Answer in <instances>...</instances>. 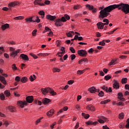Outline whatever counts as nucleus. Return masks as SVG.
Wrapping results in <instances>:
<instances>
[{
    "instance_id": "nucleus-29",
    "label": "nucleus",
    "mask_w": 129,
    "mask_h": 129,
    "mask_svg": "<svg viewBox=\"0 0 129 129\" xmlns=\"http://www.w3.org/2000/svg\"><path fill=\"white\" fill-rule=\"evenodd\" d=\"M4 125H5L6 127H8L9 126V124H10V121H8L6 119H3Z\"/></svg>"
},
{
    "instance_id": "nucleus-61",
    "label": "nucleus",
    "mask_w": 129,
    "mask_h": 129,
    "mask_svg": "<svg viewBox=\"0 0 129 129\" xmlns=\"http://www.w3.org/2000/svg\"><path fill=\"white\" fill-rule=\"evenodd\" d=\"M66 35L69 38H71V37H72V34H71L70 31L68 33H67Z\"/></svg>"
},
{
    "instance_id": "nucleus-1",
    "label": "nucleus",
    "mask_w": 129,
    "mask_h": 129,
    "mask_svg": "<svg viewBox=\"0 0 129 129\" xmlns=\"http://www.w3.org/2000/svg\"><path fill=\"white\" fill-rule=\"evenodd\" d=\"M115 9H118L119 11H121L123 12L125 14V15H127L129 14V5L126 4L120 3L119 4L113 5L108 6L103 10H102L100 12V17L101 18H105V17H107V16H109L110 14V12L113 11V10H115Z\"/></svg>"
},
{
    "instance_id": "nucleus-44",
    "label": "nucleus",
    "mask_w": 129,
    "mask_h": 129,
    "mask_svg": "<svg viewBox=\"0 0 129 129\" xmlns=\"http://www.w3.org/2000/svg\"><path fill=\"white\" fill-rule=\"evenodd\" d=\"M111 79V76H109V75H107V76H105L104 77V80H106V81H108V80H109V79Z\"/></svg>"
},
{
    "instance_id": "nucleus-37",
    "label": "nucleus",
    "mask_w": 129,
    "mask_h": 129,
    "mask_svg": "<svg viewBox=\"0 0 129 129\" xmlns=\"http://www.w3.org/2000/svg\"><path fill=\"white\" fill-rule=\"evenodd\" d=\"M124 117V113L123 112H121L119 114L118 119H123Z\"/></svg>"
},
{
    "instance_id": "nucleus-39",
    "label": "nucleus",
    "mask_w": 129,
    "mask_h": 129,
    "mask_svg": "<svg viewBox=\"0 0 129 129\" xmlns=\"http://www.w3.org/2000/svg\"><path fill=\"white\" fill-rule=\"evenodd\" d=\"M86 8H88L89 11H92L94 8L93 6L90 5L89 4L86 5Z\"/></svg>"
},
{
    "instance_id": "nucleus-53",
    "label": "nucleus",
    "mask_w": 129,
    "mask_h": 129,
    "mask_svg": "<svg viewBox=\"0 0 129 129\" xmlns=\"http://www.w3.org/2000/svg\"><path fill=\"white\" fill-rule=\"evenodd\" d=\"M126 122L125 127L126 128H129V118L127 119Z\"/></svg>"
},
{
    "instance_id": "nucleus-26",
    "label": "nucleus",
    "mask_w": 129,
    "mask_h": 129,
    "mask_svg": "<svg viewBox=\"0 0 129 129\" xmlns=\"http://www.w3.org/2000/svg\"><path fill=\"white\" fill-rule=\"evenodd\" d=\"M37 79V77H36V75H33V76H30L29 77V80H30L31 82H33L34 80H36Z\"/></svg>"
},
{
    "instance_id": "nucleus-6",
    "label": "nucleus",
    "mask_w": 129,
    "mask_h": 129,
    "mask_svg": "<svg viewBox=\"0 0 129 129\" xmlns=\"http://www.w3.org/2000/svg\"><path fill=\"white\" fill-rule=\"evenodd\" d=\"M18 5H20V3L18 1L12 2L8 4V8H9V9H11V8H14V7H16V6H18Z\"/></svg>"
},
{
    "instance_id": "nucleus-41",
    "label": "nucleus",
    "mask_w": 129,
    "mask_h": 129,
    "mask_svg": "<svg viewBox=\"0 0 129 129\" xmlns=\"http://www.w3.org/2000/svg\"><path fill=\"white\" fill-rule=\"evenodd\" d=\"M12 69L13 71H16L18 70V68L17 67V66H16L15 63H14L12 65Z\"/></svg>"
},
{
    "instance_id": "nucleus-56",
    "label": "nucleus",
    "mask_w": 129,
    "mask_h": 129,
    "mask_svg": "<svg viewBox=\"0 0 129 129\" xmlns=\"http://www.w3.org/2000/svg\"><path fill=\"white\" fill-rule=\"evenodd\" d=\"M82 60L83 61V62H84V63H85V62H87V63H88V59L86 57L82 58Z\"/></svg>"
},
{
    "instance_id": "nucleus-30",
    "label": "nucleus",
    "mask_w": 129,
    "mask_h": 129,
    "mask_svg": "<svg viewBox=\"0 0 129 129\" xmlns=\"http://www.w3.org/2000/svg\"><path fill=\"white\" fill-rule=\"evenodd\" d=\"M103 22L104 23V26H107V25L109 24V20L107 19H104Z\"/></svg>"
},
{
    "instance_id": "nucleus-50",
    "label": "nucleus",
    "mask_w": 129,
    "mask_h": 129,
    "mask_svg": "<svg viewBox=\"0 0 129 129\" xmlns=\"http://www.w3.org/2000/svg\"><path fill=\"white\" fill-rule=\"evenodd\" d=\"M4 52H5V48H4V47H0V55H2V54H3Z\"/></svg>"
},
{
    "instance_id": "nucleus-28",
    "label": "nucleus",
    "mask_w": 129,
    "mask_h": 129,
    "mask_svg": "<svg viewBox=\"0 0 129 129\" xmlns=\"http://www.w3.org/2000/svg\"><path fill=\"white\" fill-rule=\"evenodd\" d=\"M33 18H34V17H31L28 18H26L25 21L26 23H29V22L31 23L32 22H34V20H33Z\"/></svg>"
},
{
    "instance_id": "nucleus-8",
    "label": "nucleus",
    "mask_w": 129,
    "mask_h": 129,
    "mask_svg": "<svg viewBox=\"0 0 129 129\" xmlns=\"http://www.w3.org/2000/svg\"><path fill=\"white\" fill-rule=\"evenodd\" d=\"M113 82V88L116 90L119 89V83L116 80H114Z\"/></svg>"
},
{
    "instance_id": "nucleus-12",
    "label": "nucleus",
    "mask_w": 129,
    "mask_h": 129,
    "mask_svg": "<svg viewBox=\"0 0 129 129\" xmlns=\"http://www.w3.org/2000/svg\"><path fill=\"white\" fill-rule=\"evenodd\" d=\"M97 28L99 30H103V28H104V24L102 22H98L96 24Z\"/></svg>"
},
{
    "instance_id": "nucleus-7",
    "label": "nucleus",
    "mask_w": 129,
    "mask_h": 129,
    "mask_svg": "<svg viewBox=\"0 0 129 129\" xmlns=\"http://www.w3.org/2000/svg\"><path fill=\"white\" fill-rule=\"evenodd\" d=\"M17 105L21 107V108H24L25 105H27V102H26V101H18L17 102Z\"/></svg>"
},
{
    "instance_id": "nucleus-2",
    "label": "nucleus",
    "mask_w": 129,
    "mask_h": 129,
    "mask_svg": "<svg viewBox=\"0 0 129 129\" xmlns=\"http://www.w3.org/2000/svg\"><path fill=\"white\" fill-rule=\"evenodd\" d=\"M77 53L80 57H86L87 56V51L85 49L78 50Z\"/></svg>"
},
{
    "instance_id": "nucleus-20",
    "label": "nucleus",
    "mask_w": 129,
    "mask_h": 129,
    "mask_svg": "<svg viewBox=\"0 0 129 129\" xmlns=\"http://www.w3.org/2000/svg\"><path fill=\"white\" fill-rule=\"evenodd\" d=\"M117 60H118V58H115L113 59H112L111 60V62H110L108 64L109 66H111V65H115V64H116V61H117Z\"/></svg>"
},
{
    "instance_id": "nucleus-3",
    "label": "nucleus",
    "mask_w": 129,
    "mask_h": 129,
    "mask_svg": "<svg viewBox=\"0 0 129 129\" xmlns=\"http://www.w3.org/2000/svg\"><path fill=\"white\" fill-rule=\"evenodd\" d=\"M20 52H21V49H17L15 51H12L10 53V57H12L13 58H16V57H17V56H18V54H19V53H20Z\"/></svg>"
},
{
    "instance_id": "nucleus-57",
    "label": "nucleus",
    "mask_w": 129,
    "mask_h": 129,
    "mask_svg": "<svg viewBox=\"0 0 129 129\" xmlns=\"http://www.w3.org/2000/svg\"><path fill=\"white\" fill-rule=\"evenodd\" d=\"M61 22H63V23L65 22H67V20H66V18H65V16L62 17L60 19Z\"/></svg>"
},
{
    "instance_id": "nucleus-4",
    "label": "nucleus",
    "mask_w": 129,
    "mask_h": 129,
    "mask_svg": "<svg viewBox=\"0 0 129 129\" xmlns=\"http://www.w3.org/2000/svg\"><path fill=\"white\" fill-rule=\"evenodd\" d=\"M26 102H27V104L28 103H32L33 101H34V96H28L26 98Z\"/></svg>"
},
{
    "instance_id": "nucleus-47",
    "label": "nucleus",
    "mask_w": 129,
    "mask_h": 129,
    "mask_svg": "<svg viewBox=\"0 0 129 129\" xmlns=\"http://www.w3.org/2000/svg\"><path fill=\"white\" fill-rule=\"evenodd\" d=\"M99 45L100 46H105V42L104 41V40H103L102 41L99 42Z\"/></svg>"
},
{
    "instance_id": "nucleus-13",
    "label": "nucleus",
    "mask_w": 129,
    "mask_h": 129,
    "mask_svg": "<svg viewBox=\"0 0 129 129\" xmlns=\"http://www.w3.org/2000/svg\"><path fill=\"white\" fill-rule=\"evenodd\" d=\"M117 98L121 101H125V99L123 98V94L121 92H119L117 94Z\"/></svg>"
},
{
    "instance_id": "nucleus-18",
    "label": "nucleus",
    "mask_w": 129,
    "mask_h": 129,
    "mask_svg": "<svg viewBox=\"0 0 129 129\" xmlns=\"http://www.w3.org/2000/svg\"><path fill=\"white\" fill-rule=\"evenodd\" d=\"M54 109H51L46 113V115L49 117H51V116H53V115L54 114Z\"/></svg>"
},
{
    "instance_id": "nucleus-55",
    "label": "nucleus",
    "mask_w": 129,
    "mask_h": 129,
    "mask_svg": "<svg viewBox=\"0 0 129 129\" xmlns=\"http://www.w3.org/2000/svg\"><path fill=\"white\" fill-rule=\"evenodd\" d=\"M120 128H124V123L121 122L119 124Z\"/></svg>"
},
{
    "instance_id": "nucleus-46",
    "label": "nucleus",
    "mask_w": 129,
    "mask_h": 129,
    "mask_svg": "<svg viewBox=\"0 0 129 129\" xmlns=\"http://www.w3.org/2000/svg\"><path fill=\"white\" fill-rule=\"evenodd\" d=\"M98 95L100 97H103L104 96V92L103 91H101L98 93Z\"/></svg>"
},
{
    "instance_id": "nucleus-19",
    "label": "nucleus",
    "mask_w": 129,
    "mask_h": 129,
    "mask_svg": "<svg viewBox=\"0 0 129 129\" xmlns=\"http://www.w3.org/2000/svg\"><path fill=\"white\" fill-rule=\"evenodd\" d=\"M98 123V122L97 121H88L86 122V124H87L88 125H96Z\"/></svg>"
},
{
    "instance_id": "nucleus-59",
    "label": "nucleus",
    "mask_w": 129,
    "mask_h": 129,
    "mask_svg": "<svg viewBox=\"0 0 129 129\" xmlns=\"http://www.w3.org/2000/svg\"><path fill=\"white\" fill-rule=\"evenodd\" d=\"M53 32H52L51 30H50L49 33H48V37H52V36H53Z\"/></svg>"
},
{
    "instance_id": "nucleus-14",
    "label": "nucleus",
    "mask_w": 129,
    "mask_h": 129,
    "mask_svg": "<svg viewBox=\"0 0 129 129\" xmlns=\"http://www.w3.org/2000/svg\"><path fill=\"white\" fill-rule=\"evenodd\" d=\"M20 57L21 58L23 61H29V57L24 53L20 54Z\"/></svg>"
},
{
    "instance_id": "nucleus-17",
    "label": "nucleus",
    "mask_w": 129,
    "mask_h": 129,
    "mask_svg": "<svg viewBox=\"0 0 129 129\" xmlns=\"http://www.w3.org/2000/svg\"><path fill=\"white\" fill-rule=\"evenodd\" d=\"M42 1L43 0H35L34 2V5H35V6H36V5H38V6H40L41 7L45 6V4L41 3Z\"/></svg>"
},
{
    "instance_id": "nucleus-54",
    "label": "nucleus",
    "mask_w": 129,
    "mask_h": 129,
    "mask_svg": "<svg viewBox=\"0 0 129 129\" xmlns=\"http://www.w3.org/2000/svg\"><path fill=\"white\" fill-rule=\"evenodd\" d=\"M73 83H74V80H71L68 82V84H69V85H72Z\"/></svg>"
},
{
    "instance_id": "nucleus-49",
    "label": "nucleus",
    "mask_w": 129,
    "mask_h": 129,
    "mask_svg": "<svg viewBox=\"0 0 129 129\" xmlns=\"http://www.w3.org/2000/svg\"><path fill=\"white\" fill-rule=\"evenodd\" d=\"M30 56L33 57V58H34V59H38V56L36 55L35 54H34L33 53H30Z\"/></svg>"
},
{
    "instance_id": "nucleus-21",
    "label": "nucleus",
    "mask_w": 129,
    "mask_h": 129,
    "mask_svg": "<svg viewBox=\"0 0 129 129\" xmlns=\"http://www.w3.org/2000/svg\"><path fill=\"white\" fill-rule=\"evenodd\" d=\"M9 28H10V25L7 23L2 25L1 27V29L3 30V31H5V30H7V29H9Z\"/></svg>"
},
{
    "instance_id": "nucleus-16",
    "label": "nucleus",
    "mask_w": 129,
    "mask_h": 129,
    "mask_svg": "<svg viewBox=\"0 0 129 129\" xmlns=\"http://www.w3.org/2000/svg\"><path fill=\"white\" fill-rule=\"evenodd\" d=\"M42 103L43 104H44V105H46L47 104H48V103H50V102H51V100H50V99L47 98H44L43 99H42Z\"/></svg>"
},
{
    "instance_id": "nucleus-33",
    "label": "nucleus",
    "mask_w": 129,
    "mask_h": 129,
    "mask_svg": "<svg viewBox=\"0 0 129 129\" xmlns=\"http://www.w3.org/2000/svg\"><path fill=\"white\" fill-rule=\"evenodd\" d=\"M4 94L6 95V97H9V96H11V92L9 90H6L4 92Z\"/></svg>"
},
{
    "instance_id": "nucleus-5",
    "label": "nucleus",
    "mask_w": 129,
    "mask_h": 129,
    "mask_svg": "<svg viewBox=\"0 0 129 129\" xmlns=\"http://www.w3.org/2000/svg\"><path fill=\"white\" fill-rule=\"evenodd\" d=\"M101 89L103 90H104L106 91V92L108 93H111L112 92V89H111V87H107L105 86H103L101 87Z\"/></svg>"
},
{
    "instance_id": "nucleus-36",
    "label": "nucleus",
    "mask_w": 129,
    "mask_h": 129,
    "mask_svg": "<svg viewBox=\"0 0 129 129\" xmlns=\"http://www.w3.org/2000/svg\"><path fill=\"white\" fill-rule=\"evenodd\" d=\"M82 116H84V117L86 119L89 118V116H90V115H89V114H86L85 113H83V112L82 113Z\"/></svg>"
},
{
    "instance_id": "nucleus-40",
    "label": "nucleus",
    "mask_w": 129,
    "mask_h": 129,
    "mask_svg": "<svg viewBox=\"0 0 129 129\" xmlns=\"http://www.w3.org/2000/svg\"><path fill=\"white\" fill-rule=\"evenodd\" d=\"M121 83L122 84H125L127 83V79L126 78H122L121 80Z\"/></svg>"
},
{
    "instance_id": "nucleus-32",
    "label": "nucleus",
    "mask_w": 129,
    "mask_h": 129,
    "mask_svg": "<svg viewBox=\"0 0 129 129\" xmlns=\"http://www.w3.org/2000/svg\"><path fill=\"white\" fill-rule=\"evenodd\" d=\"M39 15L40 16H41L42 19H43V18H45V12L43 11H40L38 12Z\"/></svg>"
},
{
    "instance_id": "nucleus-60",
    "label": "nucleus",
    "mask_w": 129,
    "mask_h": 129,
    "mask_svg": "<svg viewBox=\"0 0 129 129\" xmlns=\"http://www.w3.org/2000/svg\"><path fill=\"white\" fill-rule=\"evenodd\" d=\"M117 105H121V106H124V103L122 102H119L118 103H117Z\"/></svg>"
},
{
    "instance_id": "nucleus-27",
    "label": "nucleus",
    "mask_w": 129,
    "mask_h": 129,
    "mask_svg": "<svg viewBox=\"0 0 129 129\" xmlns=\"http://www.w3.org/2000/svg\"><path fill=\"white\" fill-rule=\"evenodd\" d=\"M49 93L51 94L52 96H54L55 95H57V93L55 91H54V90L53 89L50 88V90L49 92Z\"/></svg>"
},
{
    "instance_id": "nucleus-31",
    "label": "nucleus",
    "mask_w": 129,
    "mask_h": 129,
    "mask_svg": "<svg viewBox=\"0 0 129 129\" xmlns=\"http://www.w3.org/2000/svg\"><path fill=\"white\" fill-rule=\"evenodd\" d=\"M43 118H44V117H40L39 119H37L35 121V125H38V124H39V123H40V122H41V120H42V119H43Z\"/></svg>"
},
{
    "instance_id": "nucleus-9",
    "label": "nucleus",
    "mask_w": 129,
    "mask_h": 129,
    "mask_svg": "<svg viewBox=\"0 0 129 129\" xmlns=\"http://www.w3.org/2000/svg\"><path fill=\"white\" fill-rule=\"evenodd\" d=\"M50 90H51V88H49V87L41 89V91L42 94H44V95L46 94V93H49Z\"/></svg>"
},
{
    "instance_id": "nucleus-42",
    "label": "nucleus",
    "mask_w": 129,
    "mask_h": 129,
    "mask_svg": "<svg viewBox=\"0 0 129 129\" xmlns=\"http://www.w3.org/2000/svg\"><path fill=\"white\" fill-rule=\"evenodd\" d=\"M85 72V70H79L77 71V74L78 75H81L82 74H83V73H84Z\"/></svg>"
},
{
    "instance_id": "nucleus-38",
    "label": "nucleus",
    "mask_w": 129,
    "mask_h": 129,
    "mask_svg": "<svg viewBox=\"0 0 129 129\" xmlns=\"http://www.w3.org/2000/svg\"><path fill=\"white\" fill-rule=\"evenodd\" d=\"M14 20L18 21L19 20H24L25 19V17L24 16H18L14 18Z\"/></svg>"
},
{
    "instance_id": "nucleus-22",
    "label": "nucleus",
    "mask_w": 129,
    "mask_h": 129,
    "mask_svg": "<svg viewBox=\"0 0 129 129\" xmlns=\"http://www.w3.org/2000/svg\"><path fill=\"white\" fill-rule=\"evenodd\" d=\"M0 81L2 83H3L4 85H7V81L6 80V78L3 76H0Z\"/></svg>"
},
{
    "instance_id": "nucleus-43",
    "label": "nucleus",
    "mask_w": 129,
    "mask_h": 129,
    "mask_svg": "<svg viewBox=\"0 0 129 129\" xmlns=\"http://www.w3.org/2000/svg\"><path fill=\"white\" fill-rule=\"evenodd\" d=\"M74 10H79V9H81V5H77L74 6Z\"/></svg>"
},
{
    "instance_id": "nucleus-25",
    "label": "nucleus",
    "mask_w": 129,
    "mask_h": 129,
    "mask_svg": "<svg viewBox=\"0 0 129 129\" xmlns=\"http://www.w3.org/2000/svg\"><path fill=\"white\" fill-rule=\"evenodd\" d=\"M9 110H10V111H11V112H14L15 111H16V108L14 106H9L8 107Z\"/></svg>"
},
{
    "instance_id": "nucleus-52",
    "label": "nucleus",
    "mask_w": 129,
    "mask_h": 129,
    "mask_svg": "<svg viewBox=\"0 0 129 129\" xmlns=\"http://www.w3.org/2000/svg\"><path fill=\"white\" fill-rule=\"evenodd\" d=\"M0 98L1 100H5L6 99V97H5V95L3 93L0 94Z\"/></svg>"
},
{
    "instance_id": "nucleus-24",
    "label": "nucleus",
    "mask_w": 129,
    "mask_h": 129,
    "mask_svg": "<svg viewBox=\"0 0 129 129\" xmlns=\"http://www.w3.org/2000/svg\"><path fill=\"white\" fill-rule=\"evenodd\" d=\"M21 82L22 83H26V82H28V78L27 77H23L21 79Z\"/></svg>"
},
{
    "instance_id": "nucleus-62",
    "label": "nucleus",
    "mask_w": 129,
    "mask_h": 129,
    "mask_svg": "<svg viewBox=\"0 0 129 129\" xmlns=\"http://www.w3.org/2000/svg\"><path fill=\"white\" fill-rule=\"evenodd\" d=\"M101 119L102 120H104V121H108V119H107V118L104 116H101Z\"/></svg>"
},
{
    "instance_id": "nucleus-45",
    "label": "nucleus",
    "mask_w": 129,
    "mask_h": 129,
    "mask_svg": "<svg viewBox=\"0 0 129 129\" xmlns=\"http://www.w3.org/2000/svg\"><path fill=\"white\" fill-rule=\"evenodd\" d=\"M41 22V20H40V18H39V17L36 16L35 20H33V23H40Z\"/></svg>"
},
{
    "instance_id": "nucleus-35",
    "label": "nucleus",
    "mask_w": 129,
    "mask_h": 129,
    "mask_svg": "<svg viewBox=\"0 0 129 129\" xmlns=\"http://www.w3.org/2000/svg\"><path fill=\"white\" fill-rule=\"evenodd\" d=\"M108 102H110V99H107L102 101L100 102V104H106V103H108Z\"/></svg>"
},
{
    "instance_id": "nucleus-11",
    "label": "nucleus",
    "mask_w": 129,
    "mask_h": 129,
    "mask_svg": "<svg viewBox=\"0 0 129 129\" xmlns=\"http://www.w3.org/2000/svg\"><path fill=\"white\" fill-rule=\"evenodd\" d=\"M86 109L87 110H90V111H95V106L92 105H88L86 107Z\"/></svg>"
},
{
    "instance_id": "nucleus-10",
    "label": "nucleus",
    "mask_w": 129,
    "mask_h": 129,
    "mask_svg": "<svg viewBox=\"0 0 129 129\" xmlns=\"http://www.w3.org/2000/svg\"><path fill=\"white\" fill-rule=\"evenodd\" d=\"M56 16H52L51 15H47L46 16V20H48V21H55L56 20Z\"/></svg>"
},
{
    "instance_id": "nucleus-51",
    "label": "nucleus",
    "mask_w": 129,
    "mask_h": 129,
    "mask_svg": "<svg viewBox=\"0 0 129 129\" xmlns=\"http://www.w3.org/2000/svg\"><path fill=\"white\" fill-rule=\"evenodd\" d=\"M37 32H38L37 29H34L32 32V36L34 37L36 36V35H37Z\"/></svg>"
},
{
    "instance_id": "nucleus-15",
    "label": "nucleus",
    "mask_w": 129,
    "mask_h": 129,
    "mask_svg": "<svg viewBox=\"0 0 129 129\" xmlns=\"http://www.w3.org/2000/svg\"><path fill=\"white\" fill-rule=\"evenodd\" d=\"M61 22V19H57L55 23V26H56V27H62V26H63V23H62Z\"/></svg>"
},
{
    "instance_id": "nucleus-64",
    "label": "nucleus",
    "mask_w": 129,
    "mask_h": 129,
    "mask_svg": "<svg viewBox=\"0 0 129 129\" xmlns=\"http://www.w3.org/2000/svg\"><path fill=\"white\" fill-rule=\"evenodd\" d=\"M64 18H66V20H67L68 21L70 20V16H69V15L66 14L64 15Z\"/></svg>"
},
{
    "instance_id": "nucleus-34",
    "label": "nucleus",
    "mask_w": 129,
    "mask_h": 129,
    "mask_svg": "<svg viewBox=\"0 0 129 129\" xmlns=\"http://www.w3.org/2000/svg\"><path fill=\"white\" fill-rule=\"evenodd\" d=\"M61 72V70L58 68H54L52 69V72H53L54 73L56 72Z\"/></svg>"
},
{
    "instance_id": "nucleus-48",
    "label": "nucleus",
    "mask_w": 129,
    "mask_h": 129,
    "mask_svg": "<svg viewBox=\"0 0 129 129\" xmlns=\"http://www.w3.org/2000/svg\"><path fill=\"white\" fill-rule=\"evenodd\" d=\"M21 77H20V76H16L15 77V81L17 82H20V81H21Z\"/></svg>"
},
{
    "instance_id": "nucleus-58",
    "label": "nucleus",
    "mask_w": 129,
    "mask_h": 129,
    "mask_svg": "<svg viewBox=\"0 0 129 129\" xmlns=\"http://www.w3.org/2000/svg\"><path fill=\"white\" fill-rule=\"evenodd\" d=\"M70 50L71 52H72V53H75V49H74L73 47H70Z\"/></svg>"
},
{
    "instance_id": "nucleus-23",
    "label": "nucleus",
    "mask_w": 129,
    "mask_h": 129,
    "mask_svg": "<svg viewBox=\"0 0 129 129\" xmlns=\"http://www.w3.org/2000/svg\"><path fill=\"white\" fill-rule=\"evenodd\" d=\"M88 91L90 93H95L96 92V89L95 87H92L88 89Z\"/></svg>"
},
{
    "instance_id": "nucleus-63",
    "label": "nucleus",
    "mask_w": 129,
    "mask_h": 129,
    "mask_svg": "<svg viewBox=\"0 0 129 129\" xmlns=\"http://www.w3.org/2000/svg\"><path fill=\"white\" fill-rule=\"evenodd\" d=\"M76 58V55L75 54H71V60H74Z\"/></svg>"
}]
</instances>
